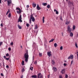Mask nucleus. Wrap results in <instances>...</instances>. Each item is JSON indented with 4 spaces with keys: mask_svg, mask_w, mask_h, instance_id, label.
Listing matches in <instances>:
<instances>
[{
    "mask_svg": "<svg viewBox=\"0 0 78 78\" xmlns=\"http://www.w3.org/2000/svg\"><path fill=\"white\" fill-rule=\"evenodd\" d=\"M29 55H28V50H27L26 53L24 55V58H25V61L26 62H28V58Z\"/></svg>",
    "mask_w": 78,
    "mask_h": 78,
    "instance_id": "obj_1",
    "label": "nucleus"
},
{
    "mask_svg": "<svg viewBox=\"0 0 78 78\" xmlns=\"http://www.w3.org/2000/svg\"><path fill=\"white\" fill-rule=\"evenodd\" d=\"M68 4L69 7H71L72 6H73V2H72L70 1H69L68 2Z\"/></svg>",
    "mask_w": 78,
    "mask_h": 78,
    "instance_id": "obj_2",
    "label": "nucleus"
},
{
    "mask_svg": "<svg viewBox=\"0 0 78 78\" xmlns=\"http://www.w3.org/2000/svg\"><path fill=\"white\" fill-rule=\"evenodd\" d=\"M37 75L38 78H43V77H42V75H41V73L38 74Z\"/></svg>",
    "mask_w": 78,
    "mask_h": 78,
    "instance_id": "obj_3",
    "label": "nucleus"
},
{
    "mask_svg": "<svg viewBox=\"0 0 78 78\" xmlns=\"http://www.w3.org/2000/svg\"><path fill=\"white\" fill-rule=\"evenodd\" d=\"M72 29H71V28H70L69 26H68L67 31H69V33H71V31H72Z\"/></svg>",
    "mask_w": 78,
    "mask_h": 78,
    "instance_id": "obj_4",
    "label": "nucleus"
},
{
    "mask_svg": "<svg viewBox=\"0 0 78 78\" xmlns=\"http://www.w3.org/2000/svg\"><path fill=\"white\" fill-rule=\"evenodd\" d=\"M22 22V16L21 15H20L18 19V22Z\"/></svg>",
    "mask_w": 78,
    "mask_h": 78,
    "instance_id": "obj_5",
    "label": "nucleus"
},
{
    "mask_svg": "<svg viewBox=\"0 0 78 78\" xmlns=\"http://www.w3.org/2000/svg\"><path fill=\"white\" fill-rule=\"evenodd\" d=\"M73 55H71L70 56H69L68 58V59H73Z\"/></svg>",
    "mask_w": 78,
    "mask_h": 78,
    "instance_id": "obj_6",
    "label": "nucleus"
},
{
    "mask_svg": "<svg viewBox=\"0 0 78 78\" xmlns=\"http://www.w3.org/2000/svg\"><path fill=\"white\" fill-rule=\"evenodd\" d=\"M11 0H7V4L8 6H9V5H11Z\"/></svg>",
    "mask_w": 78,
    "mask_h": 78,
    "instance_id": "obj_7",
    "label": "nucleus"
},
{
    "mask_svg": "<svg viewBox=\"0 0 78 78\" xmlns=\"http://www.w3.org/2000/svg\"><path fill=\"white\" fill-rule=\"evenodd\" d=\"M65 70H66V69H62L61 71V73H62V74H64V73H65Z\"/></svg>",
    "mask_w": 78,
    "mask_h": 78,
    "instance_id": "obj_8",
    "label": "nucleus"
},
{
    "mask_svg": "<svg viewBox=\"0 0 78 78\" xmlns=\"http://www.w3.org/2000/svg\"><path fill=\"white\" fill-rule=\"evenodd\" d=\"M52 70H53L54 72H56L57 71V68L56 67H54L52 68Z\"/></svg>",
    "mask_w": 78,
    "mask_h": 78,
    "instance_id": "obj_9",
    "label": "nucleus"
},
{
    "mask_svg": "<svg viewBox=\"0 0 78 78\" xmlns=\"http://www.w3.org/2000/svg\"><path fill=\"white\" fill-rule=\"evenodd\" d=\"M37 10H40V9H41V8L39 7V5L38 4L37 5Z\"/></svg>",
    "mask_w": 78,
    "mask_h": 78,
    "instance_id": "obj_10",
    "label": "nucleus"
},
{
    "mask_svg": "<svg viewBox=\"0 0 78 78\" xmlns=\"http://www.w3.org/2000/svg\"><path fill=\"white\" fill-rule=\"evenodd\" d=\"M47 55H48V56H49V57H50V56H51V52H47Z\"/></svg>",
    "mask_w": 78,
    "mask_h": 78,
    "instance_id": "obj_11",
    "label": "nucleus"
},
{
    "mask_svg": "<svg viewBox=\"0 0 78 78\" xmlns=\"http://www.w3.org/2000/svg\"><path fill=\"white\" fill-rule=\"evenodd\" d=\"M42 5L43 6H47V3H42Z\"/></svg>",
    "mask_w": 78,
    "mask_h": 78,
    "instance_id": "obj_12",
    "label": "nucleus"
},
{
    "mask_svg": "<svg viewBox=\"0 0 78 78\" xmlns=\"http://www.w3.org/2000/svg\"><path fill=\"white\" fill-rule=\"evenodd\" d=\"M16 12L17 13V14H20L21 13V12H22L21 10L19 11H17Z\"/></svg>",
    "mask_w": 78,
    "mask_h": 78,
    "instance_id": "obj_13",
    "label": "nucleus"
},
{
    "mask_svg": "<svg viewBox=\"0 0 78 78\" xmlns=\"http://www.w3.org/2000/svg\"><path fill=\"white\" fill-rule=\"evenodd\" d=\"M33 7H36V4H34V2H33L32 4Z\"/></svg>",
    "mask_w": 78,
    "mask_h": 78,
    "instance_id": "obj_14",
    "label": "nucleus"
},
{
    "mask_svg": "<svg viewBox=\"0 0 78 78\" xmlns=\"http://www.w3.org/2000/svg\"><path fill=\"white\" fill-rule=\"evenodd\" d=\"M31 77L32 78H37V76L35 75H33L31 76Z\"/></svg>",
    "mask_w": 78,
    "mask_h": 78,
    "instance_id": "obj_15",
    "label": "nucleus"
},
{
    "mask_svg": "<svg viewBox=\"0 0 78 78\" xmlns=\"http://www.w3.org/2000/svg\"><path fill=\"white\" fill-rule=\"evenodd\" d=\"M51 62L53 65H55V61L54 60H52L51 61Z\"/></svg>",
    "mask_w": 78,
    "mask_h": 78,
    "instance_id": "obj_16",
    "label": "nucleus"
},
{
    "mask_svg": "<svg viewBox=\"0 0 78 78\" xmlns=\"http://www.w3.org/2000/svg\"><path fill=\"white\" fill-rule=\"evenodd\" d=\"M70 36H71V37H73V33H72V32H71L70 34Z\"/></svg>",
    "mask_w": 78,
    "mask_h": 78,
    "instance_id": "obj_17",
    "label": "nucleus"
},
{
    "mask_svg": "<svg viewBox=\"0 0 78 78\" xmlns=\"http://www.w3.org/2000/svg\"><path fill=\"white\" fill-rule=\"evenodd\" d=\"M16 10H19V11H21V9H20V8L17 7H16Z\"/></svg>",
    "mask_w": 78,
    "mask_h": 78,
    "instance_id": "obj_18",
    "label": "nucleus"
},
{
    "mask_svg": "<svg viewBox=\"0 0 78 78\" xmlns=\"http://www.w3.org/2000/svg\"><path fill=\"white\" fill-rule=\"evenodd\" d=\"M54 39H52L50 41H49V42L50 43V42H53V41H54Z\"/></svg>",
    "mask_w": 78,
    "mask_h": 78,
    "instance_id": "obj_19",
    "label": "nucleus"
},
{
    "mask_svg": "<svg viewBox=\"0 0 78 78\" xmlns=\"http://www.w3.org/2000/svg\"><path fill=\"white\" fill-rule=\"evenodd\" d=\"M54 47H56L58 46V44H56V43H55L54 44Z\"/></svg>",
    "mask_w": 78,
    "mask_h": 78,
    "instance_id": "obj_20",
    "label": "nucleus"
},
{
    "mask_svg": "<svg viewBox=\"0 0 78 78\" xmlns=\"http://www.w3.org/2000/svg\"><path fill=\"white\" fill-rule=\"evenodd\" d=\"M18 27L19 29H21L22 28V27H20V25H19V24H18Z\"/></svg>",
    "mask_w": 78,
    "mask_h": 78,
    "instance_id": "obj_21",
    "label": "nucleus"
},
{
    "mask_svg": "<svg viewBox=\"0 0 78 78\" xmlns=\"http://www.w3.org/2000/svg\"><path fill=\"white\" fill-rule=\"evenodd\" d=\"M32 20V22H34L35 21V19H34V18H32L31 19Z\"/></svg>",
    "mask_w": 78,
    "mask_h": 78,
    "instance_id": "obj_22",
    "label": "nucleus"
},
{
    "mask_svg": "<svg viewBox=\"0 0 78 78\" xmlns=\"http://www.w3.org/2000/svg\"><path fill=\"white\" fill-rule=\"evenodd\" d=\"M66 25H68L69 24V22H68L67 21H66Z\"/></svg>",
    "mask_w": 78,
    "mask_h": 78,
    "instance_id": "obj_23",
    "label": "nucleus"
},
{
    "mask_svg": "<svg viewBox=\"0 0 78 78\" xmlns=\"http://www.w3.org/2000/svg\"><path fill=\"white\" fill-rule=\"evenodd\" d=\"M45 18V17H43V19H42V21H43V23H44V19Z\"/></svg>",
    "mask_w": 78,
    "mask_h": 78,
    "instance_id": "obj_24",
    "label": "nucleus"
},
{
    "mask_svg": "<svg viewBox=\"0 0 78 78\" xmlns=\"http://www.w3.org/2000/svg\"><path fill=\"white\" fill-rule=\"evenodd\" d=\"M33 18H34V17H33V14H31L30 16V19H31Z\"/></svg>",
    "mask_w": 78,
    "mask_h": 78,
    "instance_id": "obj_25",
    "label": "nucleus"
},
{
    "mask_svg": "<svg viewBox=\"0 0 78 78\" xmlns=\"http://www.w3.org/2000/svg\"><path fill=\"white\" fill-rule=\"evenodd\" d=\"M39 56H40V57H41L42 56V53L39 52Z\"/></svg>",
    "mask_w": 78,
    "mask_h": 78,
    "instance_id": "obj_26",
    "label": "nucleus"
},
{
    "mask_svg": "<svg viewBox=\"0 0 78 78\" xmlns=\"http://www.w3.org/2000/svg\"><path fill=\"white\" fill-rule=\"evenodd\" d=\"M75 25H73V30H75Z\"/></svg>",
    "mask_w": 78,
    "mask_h": 78,
    "instance_id": "obj_27",
    "label": "nucleus"
},
{
    "mask_svg": "<svg viewBox=\"0 0 78 78\" xmlns=\"http://www.w3.org/2000/svg\"><path fill=\"white\" fill-rule=\"evenodd\" d=\"M37 25H35V27L34 28V29L36 30V29H37Z\"/></svg>",
    "mask_w": 78,
    "mask_h": 78,
    "instance_id": "obj_28",
    "label": "nucleus"
},
{
    "mask_svg": "<svg viewBox=\"0 0 78 78\" xmlns=\"http://www.w3.org/2000/svg\"><path fill=\"white\" fill-rule=\"evenodd\" d=\"M9 12H10V11H9V10H8V11L6 13V15H8V13H9Z\"/></svg>",
    "mask_w": 78,
    "mask_h": 78,
    "instance_id": "obj_29",
    "label": "nucleus"
},
{
    "mask_svg": "<svg viewBox=\"0 0 78 78\" xmlns=\"http://www.w3.org/2000/svg\"><path fill=\"white\" fill-rule=\"evenodd\" d=\"M22 66L24 65V61L23 60L22 61Z\"/></svg>",
    "mask_w": 78,
    "mask_h": 78,
    "instance_id": "obj_30",
    "label": "nucleus"
},
{
    "mask_svg": "<svg viewBox=\"0 0 78 78\" xmlns=\"http://www.w3.org/2000/svg\"><path fill=\"white\" fill-rule=\"evenodd\" d=\"M25 71V69L24 68H23L22 70V72H23Z\"/></svg>",
    "mask_w": 78,
    "mask_h": 78,
    "instance_id": "obj_31",
    "label": "nucleus"
},
{
    "mask_svg": "<svg viewBox=\"0 0 78 78\" xmlns=\"http://www.w3.org/2000/svg\"><path fill=\"white\" fill-rule=\"evenodd\" d=\"M11 13H10L9 14V16H8V17H11Z\"/></svg>",
    "mask_w": 78,
    "mask_h": 78,
    "instance_id": "obj_32",
    "label": "nucleus"
},
{
    "mask_svg": "<svg viewBox=\"0 0 78 78\" xmlns=\"http://www.w3.org/2000/svg\"><path fill=\"white\" fill-rule=\"evenodd\" d=\"M65 78H68V75H67V74H66V75H65Z\"/></svg>",
    "mask_w": 78,
    "mask_h": 78,
    "instance_id": "obj_33",
    "label": "nucleus"
},
{
    "mask_svg": "<svg viewBox=\"0 0 78 78\" xmlns=\"http://www.w3.org/2000/svg\"><path fill=\"white\" fill-rule=\"evenodd\" d=\"M50 5H48L47 6V8H50Z\"/></svg>",
    "mask_w": 78,
    "mask_h": 78,
    "instance_id": "obj_34",
    "label": "nucleus"
},
{
    "mask_svg": "<svg viewBox=\"0 0 78 78\" xmlns=\"http://www.w3.org/2000/svg\"><path fill=\"white\" fill-rule=\"evenodd\" d=\"M2 44H3V42H0V46H1Z\"/></svg>",
    "mask_w": 78,
    "mask_h": 78,
    "instance_id": "obj_35",
    "label": "nucleus"
},
{
    "mask_svg": "<svg viewBox=\"0 0 78 78\" xmlns=\"http://www.w3.org/2000/svg\"><path fill=\"white\" fill-rule=\"evenodd\" d=\"M26 26L27 27H29V26H30V24H29L28 23H27L26 25Z\"/></svg>",
    "mask_w": 78,
    "mask_h": 78,
    "instance_id": "obj_36",
    "label": "nucleus"
},
{
    "mask_svg": "<svg viewBox=\"0 0 78 78\" xmlns=\"http://www.w3.org/2000/svg\"><path fill=\"white\" fill-rule=\"evenodd\" d=\"M63 48L62 46H61L60 48V49L61 50H62Z\"/></svg>",
    "mask_w": 78,
    "mask_h": 78,
    "instance_id": "obj_37",
    "label": "nucleus"
},
{
    "mask_svg": "<svg viewBox=\"0 0 78 78\" xmlns=\"http://www.w3.org/2000/svg\"><path fill=\"white\" fill-rule=\"evenodd\" d=\"M75 46H76V47L77 48H78V45H77V43H75Z\"/></svg>",
    "mask_w": 78,
    "mask_h": 78,
    "instance_id": "obj_38",
    "label": "nucleus"
},
{
    "mask_svg": "<svg viewBox=\"0 0 78 78\" xmlns=\"http://www.w3.org/2000/svg\"><path fill=\"white\" fill-rule=\"evenodd\" d=\"M56 14H59V12L58 11H56Z\"/></svg>",
    "mask_w": 78,
    "mask_h": 78,
    "instance_id": "obj_39",
    "label": "nucleus"
},
{
    "mask_svg": "<svg viewBox=\"0 0 78 78\" xmlns=\"http://www.w3.org/2000/svg\"><path fill=\"white\" fill-rule=\"evenodd\" d=\"M8 50L9 51H11V48L9 47L8 48Z\"/></svg>",
    "mask_w": 78,
    "mask_h": 78,
    "instance_id": "obj_40",
    "label": "nucleus"
},
{
    "mask_svg": "<svg viewBox=\"0 0 78 78\" xmlns=\"http://www.w3.org/2000/svg\"><path fill=\"white\" fill-rule=\"evenodd\" d=\"M5 59L6 60H9V58H5Z\"/></svg>",
    "mask_w": 78,
    "mask_h": 78,
    "instance_id": "obj_41",
    "label": "nucleus"
},
{
    "mask_svg": "<svg viewBox=\"0 0 78 78\" xmlns=\"http://www.w3.org/2000/svg\"><path fill=\"white\" fill-rule=\"evenodd\" d=\"M10 45H13V42H12L10 43Z\"/></svg>",
    "mask_w": 78,
    "mask_h": 78,
    "instance_id": "obj_42",
    "label": "nucleus"
},
{
    "mask_svg": "<svg viewBox=\"0 0 78 78\" xmlns=\"http://www.w3.org/2000/svg\"><path fill=\"white\" fill-rule=\"evenodd\" d=\"M34 64H37V61H36L35 62H34Z\"/></svg>",
    "mask_w": 78,
    "mask_h": 78,
    "instance_id": "obj_43",
    "label": "nucleus"
},
{
    "mask_svg": "<svg viewBox=\"0 0 78 78\" xmlns=\"http://www.w3.org/2000/svg\"><path fill=\"white\" fill-rule=\"evenodd\" d=\"M63 65L64 66H67V64L66 63H64Z\"/></svg>",
    "mask_w": 78,
    "mask_h": 78,
    "instance_id": "obj_44",
    "label": "nucleus"
},
{
    "mask_svg": "<svg viewBox=\"0 0 78 78\" xmlns=\"http://www.w3.org/2000/svg\"><path fill=\"white\" fill-rule=\"evenodd\" d=\"M6 56H9V54L8 53H7L6 55Z\"/></svg>",
    "mask_w": 78,
    "mask_h": 78,
    "instance_id": "obj_45",
    "label": "nucleus"
},
{
    "mask_svg": "<svg viewBox=\"0 0 78 78\" xmlns=\"http://www.w3.org/2000/svg\"><path fill=\"white\" fill-rule=\"evenodd\" d=\"M29 21L30 22V23H31V19H30V20H29Z\"/></svg>",
    "mask_w": 78,
    "mask_h": 78,
    "instance_id": "obj_46",
    "label": "nucleus"
},
{
    "mask_svg": "<svg viewBox=\"0 0 78 78\" xmlns=\"http://www.w3.org/2000/svg\"><path fill=\"white\" fill-rule=\"evenodd\" d=\"M1 76H3V73H1Z\"/></svg>",
    "mask_w": 78,
    "mask_h": 78,
    "instance_id": "obj_47",
    "label": "nucleus"
},
{
    "mask_svg": "<svg viewBox=\"0 0 78 78\" xmlns=\"http://www.w3.org/2000/svg\"><path fill=\"white\" fill-rule=\"evenodd\" d=\"M6 68H9V66H8V65H7L6 66Z\"/></svg>",
    "mask_w": 78,
    "mask_h": 78,
    "instance_id": "obj_48",
    "label": "nucleus"
},
{
    "mask_svg": "<svg viewBox=\"0 0 78 78\" xmlns=\"http://www.w3.org/2000/svg\"><path fill=\"white\" fill-rule=\"evenodd\" d=\"M1 27H3V24L2 23H1Z\"/></svg>",
    "mask_w": 78,
    "mask_h": 78,
    "instance_id": "obj_49",
    "label": "nucleus"
},
{
    "mask_svg": "<svg viewBox=\"0 0 78 78\" xmlns=\"http://www.w3.org/2000/svg\"><path fill=\"white\" fill-rule=\"evenodd\" d=\"M72 63H73V60H72L71 61V65H72Z\"/></svg>",
    "mask_w": 78,
    "mask_h": 78,
    "instance_id": "obj_50",
    "label": "nucleus"
},
{
    "mask_svg": "<svg viewBox=\"0 0 78 78\" xmlns=\"http://www.w3.org/2000/svg\"><path fill=\"white\" fill-rule=\"evenodd\" d=\"M77 59H78V52H77Z\"/></svg>",
    "mask_w": 78,
    "mask_h": 78,
    "instance_id": "obj_51",
    "label": "nucleus"
},
{
    "mask_svg": "<svg viewBox=\"0 0 78 78\" xmlns=\"http://www.w3.org/2000/svg\"><path fill=\"white\" fill-rule=\"evenodd\" d=\"M27 8H29V5H27Z\"/></svg>",
    "mask_w": 78,
    "mask_h": 78,
    "instance_id": "obj_52",
    "label": "nucleus"
},
{
    "mask_svg": "<svg viewBox=\"0 0 78 78\" xmlns=\"http://www.w3.org/2000/svg\"><path fill=\"white\" fill-rule=\"evenodd\" d=\"M62 36H64V35H63V33H62Z\"/></svg>",
    "mask_w": 78,
    "mask_h": 78,
    "instance_id": "obj_53",
    "label": "nucleus"
},
{
    "mask_svg": "<svg viewBox=\"0 0 78 78\" xmlns=\"http://www.w3.org/2000/svg\"><path fill=\"white\" fill-rule=\"evenodd\" d=\"M30 70H31L32 71L33 70V69H32L31 67L30 68Z\"/></svg>",
    "mask_w": 78,
    "mask_h": 78,
    "instance_id": "obj_54",
    "label": "nucleus"
},
{
    "mask_svg": "<svg viewBox=\"0 0 78 78\" xmlns=\"http://www.w3.org/2000/svg\"><path fill=\"white\" fill-rule=\"evenodd\" d=\"M23 78V75H22L21 76V78Z\"/></svg>",
    "mask_w": 78,
    "mask_h": 78,
    "instance_id": "obj_55",
    "label": "nucleus"
},
{
    "mask_svg": "<svg viewBox=\"0 0 78 78\" xmlns=\"http://www.w3.org/2000/svg\"><path fill=\"white\" fill-rule=\"evenodd\" d=\"M56 11H57V10H56V9H55L54 10V12H55V11H56Z\"/></svg>",
    "mask_w": 78,
    "mask_h": 78,
    "instance_id": "obj_56",
    "label": "nucleus"
},
{
    "mask_svg": "<svg viewBox=\"0 0 78 78\" xmlns=\"http://www.w3.org/2000/svg\"><path fill=\"white\" fill-rule=\"evenodd\" d=\"M0 3H2V0H0Z\"/></svg>",
    "mask_w": 78,
    "mask_h": 78,
    "instance_id": "obj_57",
    "label": "nucleus"
},
{
    "mask_svg": "<svg viewBox=\"0 0 78 78\" xmlns=\"http://www.w3.org/2000/svg\"><path fill=\"white\" fill-rule=\"evenodd\" d=\"M4 58H6V56H4Z\"/></svg>",
    "mask_w": 78,
    "mask_h": 78,
    "instance_id": "obj_58",
    "label": "nucleus"
},
{
    "mask_svg": "<svg viewBox=\"0 0 78 78\" xmlns=\"http://www.w3.org/2000/svg\"><path fill=\"white\" fill-rule=\"evenodd\" d=\"M61 20H62H62H63L62 19V18H61L60 19Z\"/></svg>",
    "mask_w": 78,
    "mask_h": 78,
    "instance_id": "obj_59",
    "label": "nucleus"
},
{
    "mask_svg": "<svg viewBox=\"0 0 78 78\" xmlns=\"http://www.w3.org/2000/svg\"><path fill=\"white\" fill-rule=\"evenodd\" d=\"M6 1L8 2V0H4V2H6Z\"/></svg>",
    "mask_w": 78,
    "mask_h": 78,
    "instance_id": "obj_60",
    "label": "nucleus"
},
{
    "mask_svg": "<svg viewBox=\"0 0 78 78\" xmlns=\"http://www.w3.org/2000/svg\"><path fill=\"white\" fill-rule=\"evenodd\" d=\"M49 76H50V75H48V78H49Z\"/></svg>",
    "mask_w": 78,
    "mask_h": 78,
    "instance_id": "obj_61",
    "label": "nucleus"
},
{
    "mask_svg": "<svg viewBox=\"0 0 78 78\" xmlns=\"http://www.w3.org/2000/svg\"><path fill=\"white\" fill-rule=\"evenodd\" d=\"M21 48H22V46H21Z\"/></svg>",
    "mask_w": 78,
    "mask_h": 78,
    "instance_id": "obj_62",
    "label": "nucleus"
},
{
    "mask_svg": "<svg viewBox=\"0 0 78 78\" xmlns=\"http://www.w3.org/2000/svg\"><path fill=\"white\" fill-rule=\"evenodd\" d=\"M77 36H78V34H77Z\"/></svg>",
    "mask_w": 78,
    "mask_h": 78,
    "instance_id": "obj_63",
    "label": "nucleus"
},
{
    "mask_svg": "<svg viewBox=\"0 0 78 78\" xmlns=\"http://www.w3.org/2000/svg\"><path fill=\"white\" fill-rule=\"evenodd\" d=\"M34 59V56H33V59Z\"/></svg>",
    "mask_w": 78,
    "mask_h": 78,
    "instance_id": "obj_64",
    "label": "nucleus"
}]
</instances>
